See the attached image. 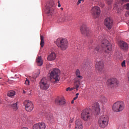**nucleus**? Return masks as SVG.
<instances>
[{
	"label": "nucleus",
	"instance_id": "obj_1",
	"mask_svg": "<svg viewBox=\"0 0 129 129\" xmlns=\"http://www.w3.org/2000/svg\"><path fill=\"white\" fill-rule=\"evenodd\" d=\"M98 40L99 41H102V44L101 47L98 45L93 50L94 54H97V53L101 52V50L104 51L106 54L110 53L112 50V45L109 43V41L106 39H103V37L101 36L98 37Z\"/></svg>",
	"mask_w": 129,
	"mask_h": 129
},
{
	"label": "nucleus",
	"instance_id": "obj_2",
	"mask_svg": "<svg viewBox=\"0 0 129 129\" xmlns=\"http://www.w3.org/2000/svg\"><path fill=\"white\" fill-rule=\"evenodd\" d=\"M54 43L61 51H65L68 48V40L66 39L58 38Z\"/></svg>",
	"mask_w": 129,
	"mask_h": 129
},
{
	"label": "nucleus",
	"instance_id": "obj_3",
	"mask_svg": "<svg viewBox=\"0 0 129 129\" xmlns=\"http://www.w3.org/2000/svg\"><path fill=\"white\" fill-rule=\"evenodd\" d=\"M60 70L58 69H53L50 73V82L53 84L58 83L60 81Z\"/></svg>",
	"mask_w": 129,
	"mask_h": 129
},
{
	"label": "nucleus",
	"instance_id": "obj_4",
	"mask_svg": "<svg viewBox=\"0 0 129 129\" xmlns=\"http://www.w3.org/2000/svg\"><path fill=\"white\" fill-rule=\"evenodd\" d=\"M109 122V117L107 115H101L98 119V125L102 128H105L108 125Z\"/></svg>",
	"mask_w": 129,
	"mask_h": 129
},
{
	"label": "nucleus",
	"instance_id": "obj_5",
	"mask_svg": "<svg viewBox=\"0 0 129 129\" xmlns=\"http://www.w3.org/2000/svg\"><path fill=\"white\" fill-rule=\"evenodd\" d=\"M56 4L53 1H50L47 2L46 5V13L48 16H52L56 10Z\"/></svg>",
	"mask_w": 129,
	"mask_h": 129
},
{
	"label": "nucleus",
	"instance_id": "obj_6",
	"mask_svg": "<svg viewBox=\"0 0 129 129\" xmlns=\"http://www.w3.org/2000/svg\"><path fill=\"white\" fill-rule=\"evenodd\" d=\"M91 115H92L91 110L89 108H87L82 111L81 116L83 120L88 121L91 119Z\"/></svg>",
	"mask_w": 129,
	"mask_h": 129
},
{
	"label": "nucleus",
	"instance_id": "obj_7",
	"mask_svg": "<svg viewBox=\"0 0 129 129\" xmlns=\"http://www.w3.org/2000/svg\"><path fill=\"white\" fill-rule=\"evenodd\" d=\"M124 109V103L121 101L115 102L112 106V110L115 112H119L120 111H122Z\"/></svg>",
	"mask_w": 129,
	"mask_h": 129
},
{
	"label": "nucleus",
	"instance_id": "obj_8",
	"mask_svg": "<svg viewBox=\"0 0 129 129\" xmlns=\"http://www.w3.org/2000/svg\"><path fill=\"white\" fill-rule=\"evenodd\" d=\"M76 75L77 77L75 79V87L76 90H78L79 86L81 85V79H83V77L80 76V71L79 69L76 70Z\"/></svg>",
	"mask_w": 129,
	"mask_h": 129
},
{
	"label": "nucleus",
	"instance_id": "obj_9",
	"mask_svg": "<svg viewBox=\"0 0 129 129\" xmlns=\"http://www.w3.org/2000/svg\"><path fill=\"white\" fill-rule=\"evenodd\" d=\"M41 89L47 90L50 87V83L49 81L46 78H43L39 83Z\"/></svg>",
	"mask_w": 129,
	"mask_h": 129
},
{
	"label": "nucleus",
	"instance_id": "obj_10",
	"mask_svg": "<svg viewBox=\"0 0 129 129\" xmlns=\"http://www.w3.org/2000/svg\"><path fill=\"white\" fill-rule=\"evenodd\" d=\"M91 13L93 18L96 19L100 16V8L97 6L93 7Z\"/></svg>",
	"mask_w": 129,
	"mask_h": 129
},
{
	"label": "nucleus",
	"instance_id": "obj_11",
	"mask_svg": "<svg viewBox=\"0 0 129 129\" xmlns=\"http://www.w3.org/2000/svg\"><path fill=\"white\" fill-rule=\"evenodd\" d=\"M80 30L82 34L85 36L89 37V36H91L92 35L91 31L88 30V28H87V27L85 25H82L80 28Z\"/></svg>",
	"mask_w": 129,
	"mask_h": 129
},
{
	"label": "nucleus",
	"instance_id": "obj_12",
	"mask_svg": "<svg viewBox=\"0 0 129 129\" xmlns=\"http://www.w3.org/2000/svg\"><path fill=\"white\" fill-rule=\"evenodd\" d=\"M73 18L72 16H68L67 14H63L61 15L60 18H58V21L59 23H64V22H69L72 21Z\"/></svg>",
	"mask_w": 129,
	"mask_h": 129
},
{
	"label": "nucleus",
	"instance_id": "obj_13",
	"mask_svg": "<svg viewBox=\"0 0 129 129\" xmlns=\"http://www.w3.org/2000/svg\"><path fill=\"white\" fill-rule=\"evenodd\" d=\"M113 24V22L112 21V19H110V18L109 17L105 19L104 25L109 30H110V29H111Z\"/></svg>",
	"mask_w": 129,
	"mask_h": 129
},
{
	"label": "nucleus",
	"instance_id": "obj_14",
	"mask_svg": "<svg viewBox=\"0 0 129 129\" xmlns=\"http://www.w3.org/2000/svg\"><path fill=\"white\" fill-rule=\"evenodd\" d=\"M25 109L26 111H28V112H31L33 109H34V105H33V103L30 101H26L25 102Z\"/></svg>",
	"mask_w": 129,
	"mask_h": 129
},
{
	"label": "nucleus",
	"instance_id": "obj_15",
	"mask_svg": "<svg viewBox=\"0 0 129 129\" xmlns=\"http://www.w3.org/2000/svg\"><path fill=\"white\" fill-rule=\"evenodd\" d=\"M40 115L42 116L44 115L45 116L46 119L49 120V121H51L53 119V115L50 113H48L46 111H42L40 113Z\"/></svg>",
	"mask_w": 129,
	"mask_h": 129
},
{
	"label": "nucleus",
	"instance_id": "obj_16",
	"mask_svg": "<svg viewBox=\"0 0 129 129\" xmlns=\"http://www.w3.org/2000/svg\"><path fill=\"white\" fill-rule=\"evenodd\" d=\"M107 82L108 85H110V86H117V85L118 84V81H117V80L115 78H112L108 80Z\"/></svg>",
	"mask_w": 129,
	"mask_h": 129
},
{
	"label": "nucleus",
	"instance_id": "obj_17",
	"mask_svg": "<svg viewBox=\"0 0 129 129\" xmlns=\"http://www.w3.org/2000/svg\"><path fill=\"white\" fill-rule=\"evenodd\" d=\"M119 46L122 50H123L124 51H126L128 49V45L126 42L123 41H120L119 42Z\"/></svg>",
	"mask_w": 129,
	"mask_h": 129
},
{
	"label": "nucleus",
	"instance_id": "obj_18",
	"mask_svg": "<svg viewBox=\"0 0 129 129\" xmlns=\"http://www.w3.org/2000/svg\"><path fill=\"white\" fill-rule=\"evenodd\" d=\"M95 68L99 72H101L102 70H103L104 68V64L102 61H98L95 64Z\"/></svg>",
	"mask_w": 129,
	"mask_h": 129
},
{
	"label": "nucleus",
	"instance_id": "obj_19",
	"mask_svg": "<svg viewBox=\"0 0 129 129\" xmlns=\"http://www.w3.org/2000/svg\"><path fill=\"white\" fill-rule=\"evenodd\" d=\"M93 109L94 110L95 114H99L100 112V108H99V104L95 103L93 105Z\"/></svg>",
	"mask_w": 129,
	"mask_h": 129
},
{
	"label": "nucleus",
	"instance_id": "obj_20",
	"mask_svg": "<svg viewBox=\"0 0 129 129\" xmlns=\"http://www.w3.org/2000/svg\"><path fill=\"white\" fill-rule=\"evenodd\" d=\"M55 103L57 105H64V104L66 103V102L65 101L64 97H61L59 99H56Z\"/></svg>",
	"mask_w": 129,
	"mask_h": 129
},
{
	"label": "nucleus",
	"instance_id": "obj_21",
	"mask_svg": "<svg viewBox=\"0 0 129 129\" xmlns=\"http://www.w3.org/2000/svg\"><path fill=\"white\" fill-rule=\"evenodd\" d=\"M82 121L81 119H77L76 121V127L75 129H83Z\"/></svg>",
	"mask_w": 129,
	"mask_h": 129
},
{
	"label": "nucleus",
	"instance_id": "obj_22",
	"mask_svg": "<svg viewBox=\"0 0 129 129\" xmlns=\"http://www.w3.org/2000/svg\"><path fill=\"white\" fill-rule=\"evenodd\" d=\"M56 59V53L51 52L47 57L48 61H53Z\"/></svg>",
	"mask_w": 129,
	"mask_h": 129
},
{
	"label": "nucleus",
	"instance_id": "obj_23",
	"mask_svg": "<svg viewBox=\"0 0 129 129\" xmlns=\"http://www.w3.org/2000/svg\"><path fill=\"white\" fill-rule=\"evenodd\" d=\"M10 107L12 108L14 111H17L18 110V102L9 105Z\"/></svg>",
	"mask_w": 129,
	"mask_h": 129
},
{
	"label": "nucleus",
	"instance_id": "obj_24",
	"mask_svg": "<svg viewBox=\"0 0 129 129\" xmlns=\"http://www.w3.org/2000/svg\"><path fill=\"white\" fill-rule=\"evenodd\" d=\"M36 62L38 66H42V65H43V60H42L41 56H38L36 58Z\"/></svg>",
	"mask_w": 129,
	"mask_h": 129
},
{
	"label": "nucleus",
	"instance_id": "obj_25",
	"mask_svg": "<svg viewBox=\"0 0 129 129\" xmlns=\"http://www.w3.org/2000/svg\"><path fill=\"white\" fill-rule=\"evenodd\" d=\"M100 101L101 103L104 104V103H106V102H107V98H106L104 96H101L100 97Z\"/></svg>",
	"mask_w": 129,
	"mask_h": 129
},
{
	"label": "nucleus",
	"instance_id": "obj_26",
	"mask_svg": "<svg viewBox=\"0 0 129 129\" xmlns=\"http://www.w3.org/2000/svg\"><path fill=\"white\" fill-rule=\"evenodd\" d=\"M7 95L9 97H14L16 95V92L14 91H10L8 93Z\"/></svg>",
	"mask_w": 129,
	"mask_h": 129
},
{
	"label": "nucleus",
	"instance_id": "obj_27",
	"mask_svg": "<svg viewBox=\"0 0 129 129\" xmlns=\"http://www.w3.org/2000/svg\"><path fill=\"white\" fill-rule=\"evenodd\" d=\"M38 124L39 125V128L40 129L46 128V124H45V122H39V123H38Z\"/></svg>",
	"mask_w": 129,
	"mask_h": 129
},
{
	"label": "nucleus",
	"instance_id": "obj_28",
	"mask_svg": "<svg viewBox=\"0 0 129 129\" xmlns=\"http://www.w3.org/2000/svg\"><path fill=\"white\" fill-rule=\"evenodd\" d=\"M114 9L115 10H116L117 13H120V12H121V11H122L123 8H122V6H117L116 7H114Z\"/></svg>",
	"mask_w": 129,
	"mask_h": 129
},
{
	"label": "nucleus",
	"instance_id": "obj_29",
	"mask_svg": "<svg viewBox=\"0 0 129 129\" xmlns=\"http://www.w3.org/2000/svg\"><path fill=\"white\" fill-rule=\"evenodd\" d=\"M40 45L41 47L43 48V47H44V45H45V42H44V36H43V35L40 36Z\"/></svg>",
	"mask_w": 129,
	"mask_h": 129
},
{
	"label": "nucleus",
	"instance_id": "obj_30",
	"mask_svg": "<svg viewBox=\"0 0 129 129\" xmlns=\"http://www.w3.org/2000/svg\"><path fill=\"white\" fill-rule=\"evenodd\" d=\"M39 74H40V73H39L38 74H34L32 76V78L30 77V80L31 81H33L34 79H36V78H37V77H38V76H39Z\"/></svg>",
	"mask_w": 129,
	"mask_h": 129
},
{
	"label": "nucleus",
	"instance_id": "obj_31",
	"mask_svg": "<svg viewBox=\"0 0 129 129\" xmlns=\"http://www.w3.org/2000/svg\"><path fill=\"white\" fill-rule=\"evenodd\" d=\"M82 48H83V44L80 43L78 44L77 49L79 50H82Z\"/></svg>",
	"mask_w": 129,
	"mask_h": 129
},
{
	"label": "nucleus",
	"instance_id": "obj_32",
	"mask_svg": "<svg viewBox=\"0 0 129 129\" xmlns=\"http://www.w3.org/2000/svg\"><path fill=\"white\" fill-rule=\"evenodd\" d=\"M33 129H40V125H39V123L34 124L33 126Z\"/></svg>",
	"mask_w": 129,
	"mask_h": 129
},
{
	"label": "nucleus",
	"instance_id": "obj_33",
	"mask_svg": "<svg viewBox=\"0 0 129 129\" xmlns=\"http://www.w3.org/2000/svg\"><path fill=\"white\" fill-rule=\"evenodd\" d=\"M108 5H111L112 3L113 0H105Z\"/></svg>",
	"mask_w": 129,
	"mask_h": 129
},
{
	"label": "nucleus",
	"instance_id": "obj_34",
	"mask_svg": "<svg viewBox=\"0 0 129 129\" xmlns=\"http://www.w3.org/2000/svg\"><path fill=\"white\" fill-rule=\"evenodd\" d=\"M25 84L26 85H30V81L28 80V79H26V80L25 81Z\"/></svg>",
	"mask_w": 129,
	"mask_h": 129
},
{
	"label": "nucleus",
	"instance_id": "obj_35",
	"mask_svg": "<svg viewBox=\"0 0 129 129\" xmlns=\"http://www.w3.org/2000/svg\"><path fill=\"white\" fill-rule=\"evenodd\" d=\"M99 5L100 6V7H101V8H103L104 7V3L103 2H100L99 3Z\"/></svg>",
	"mask_w": 129,
	"mask_h": 129
},
{
	"label": "nucleus",
	"instance_id": "obj_36",
	"mask_svg": "<svg viewBox=\"0 0 129 129\" xmlns=\"http://www.w3.org/2000/svg\"><path fill=\"white\" fill-rule=\"evenodd\" d=\"M122 67H125V60H124L121 63Z\"/></svg>",
	"mask_w": 129,
	"mask_h": 129
},
{
	"label": "nucleus",
	"instance_id": "obj_37",
	"mask_svg": "<svg viewBox=\"0 0 129 129\" xmlns=\"http://www.w3.org/2000/svg\"><path fill=\"white\" fill-rule=\"evenodd\" d=\"M21 118L22 119H26V115L25 114H23L21 115Z\"/></svg>",
	"mask_w": 129,
	"mask_h": 129
},
{
	"label": "nucleus",
	"instance_id": "obj_38",
	"mask_svg": "<svg viewBox=\"0 0 129 129\" xmlns=\"http://www.w3.org/2000/svg\"><path fill=\"white\" fill-rule=\"evenodd\" d=\"M81 2H83V0H79L77 5H80V4H81Z\"/></svg>",
	"mask_w": 129,
	"mask_h": 129
},
{
	"label": "nucleus",
	"instance_id": "obj_39",
	"mask_svg": "<svg viewBox=\"0 0 129 129\" xmlns=\"http://www.w3.org/2000/svg\"><path fill=\"white\" fill-rule=\"evenodd\" d=\"M58 8H60L61 7V4H60V1H58Z\"/></svg>",
	"mask_w": 129,
	"mask_h": 129
},
{
	"label": "nucleus",
	"instance_id": "obj_40",
	"mask_svg": "<svg viewBox=\"0 0 129 129\" xmlns=\"http://www.w3.org/2000/svg\"><path fill=\"white\" fill-rule=\"evenodd\" d=\"M73 89H76V88H75V85H74V88H72L70 89V91L73 90Z\"/></svg>",
	"mask_w": 129,
	"mask_h": 129
},
{
	"label": "nucleus",
	"instance_id": "obj_41",
	"mask_svg": "<svg viewBox=\"0 0 129 129\" xmlns=\"http://www.w3.org/2000/svg\"><path fill=\"white\" fill-rule=\"evenodd\" d=\"M70 89H71V88H70V87H69V88H68L67 89V91H70Z\"/></svg>",
	"mask_w": 129,
	"mask_h": 129
},
{
	"label": "nucleus",
	"instance_id": "obj_42",
	"mask_svg": "<svg viewBox=\"0 0 129 129\" xmlns=\"http://www.w3.org/2000/svg\"><path fill=\"white\" fill-rule=\"evenodd\" d=\"M78 98V97L77 96H76L75 98H74L73 100H76V99H77Z\"/></svg>",
	"mask_w": 129,
	"mask_h": 129
},
{
	"label": "nucleus",
	"instance_id": "obj_43",
	"mask_svg": "<svg viewBox=\"0 0 129 129\" xmlns=\"http://www.w3.org/2000/svg\"><path fill=\"white\" fill-rule=\"evenodd\" d=\"M122 2H125L126 3H127L128 2V0H121Z\"/></svg>",
	"mask_w": 129,
	"mask_h": 129
},
{
	"label": "nucleus",
	"instance_id": "obj_44",
	"mask_svg": "<svg viewBox=\"0 0 129 129\" xmlns=\"http://www.w3.org/2000/svg\"><path fill=\"white\" fill-rule=\"evenodd\" d=\"M78 95H79V93H77L76 95V96H77V97H78Z\"/></svg>",
	"mask_w": 129,
	"mask_h": 129
},
{
	"label": "nucleus",
	"instance_id": "obj_45",
	"mask_svg": "<svg viewBox=\"0 0 129 129\" xmlns=\"http://www.w3.org/2000/svg\"><path fill=\"white\" fill-rule=\"evenodd\" d=\"M72 104L74 103V100H73L72 101Z\"/></svg>",
	"mask_w": 129,
	"mask_h": 129
},
{
	"label": "nucleus",
	"instance_id": "obj_46",
	"mask_svg": "<svg viewBox=\"0 0 129 129\" xmlns=\"http://www.w3.org/2000/svg\"><path fill=\"white\" fill-rule=\"evenodd\" d=\"M23 93H24V94L26 93V91L25 90H23Z\"/></svg>",
	"mask_w": 129,
	"mask_h": 129
},
{
	"label": "nucleus",
	"instance_id": "obj_47",
	"mask_svg": "<svg viewBox=\"0 0 129 129\" xmlns=\"http://www.w3.org/2000/svg\"><path fill=\"white\" fill-rule=\"evenodd\" d=\"M2 104V101H1V100H0V104Z\"/></svg>",
	"mask_w": 129,
	"mask_h": 129
},
{
	"label": "nucleus",
	"instance_id": "obj_48",
	"mask_svg": "<svg viewBox=\"0 0 129 129\" xmlns=\"http://www.w3.org/2000/svg\"><path fill=\"white\" fill-rule=\"evenodd\" d=\"M116 57H117V58H118V56H116Z\"/></svg>",
	"mask_w": 129,
	"mask_h": 129
},
{
	"label": "nucleus",
	"instance_id": "obj_49",
	"mask_svg": "<svg viewBox=\"0 0 129 129\" xmlns=\"http://www.w3.org/2000/svg\"><path fill=\"white\" fill-rule=\"evenodd\" d=\"M128 2H129V0H128Z\"/></svg>",
	"mask_w": 129,
	"mask_h": 129
}]
</instances>
